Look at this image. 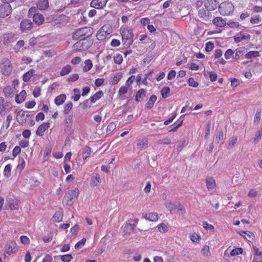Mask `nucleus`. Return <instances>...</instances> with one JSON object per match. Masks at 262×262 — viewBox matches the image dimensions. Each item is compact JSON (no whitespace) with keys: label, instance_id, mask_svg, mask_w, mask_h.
Instances as JSON below:
<instances>
[{"label":"nucleus","instance_id":"obj_1","mask_svg":"<svg viewBox=\"0 0 262 262\" xmlns=\"http://www.w3.org/2000/svg\"><path fill=\"white\" fill-rule=\"evenodd\" d=\"M93 33V29L90 27H83L76 30L73 33V39L74 40H85V38L90 36Z\"/></svg>","mask_w":262,"mask_h":262},{"label":"nucleus","instance_id":"obj_2","mask_svg":"<svg viewBox=\"0 0 262 262\" xmlns=\"http://www.w3.org/2000/svg\"><path fill=\"white\" fill-rule=\"evenodd\" d=\"M123 44L127 47L130 46L133 42L134 34L130 29L122 27L120 30Z\"/></svg>","mask_w":262,"mask_h":262},{"label":"nucleus","instance_id":"obj_3","mask_svg":"<svg viewBox=\"0 0 262 262\" xmlns=\"http://www.w3.org/2000/svg\"><path fill=\"white\" fill-rule=\"evenodd\" d=\"M219 10L222 15H228L233 12L234 6L232 3L225 2L220 5Z\"/></svg>","mask_w":262,"mask_h":262},{"label":"nucleus","instance_id":"obj_4","mask_svg":"<svg viewBox=\"0 0 262 262\" xmlns=\"http://www.w3.org/2000/svg\"><path fill=\"white\" fill-rule=\"evenodd\" d=\"M0 69L3 75L9 76L12 70L10 61L7 58H4L0 64Z\"/></svg>","mask_w":262,"mask_h":262},{"label":"nucleus","instance_id":"obj_5","mask_svg":"<svg viewBox=\"0 0 262 262\" xmlns=\"http://www.w3.org/2000/svg\"><path fill=\"white\" fill-rule=\"evenodd\" d=\"M12 11V7L8 3L4 2L0 5V17L5 18L9 16Z\"/></svg>","mask_w":262,"mask_h":262},{"label":"nucleus","instance_id":"obj_6","mask_svg":"<svg viewBox=\"0 0 262 262\" xmlns=\"http://www.w3.org/2000/svg\"><path fill=\"white\" fill-rule=\"evenodd\" d=\"M198 15L201 21H208L211 18V14L208 9L205 8H201L198 12Z\"/></svg>","mask_w":262,"mask_h":262},{"label":"nucleus","instance_id":"obj_7","mask_svg":"<svg viewBox=\"0 0 262 262\" xmlns=\"http://www.w3.org/2000/svg\"><path fill=\"white\" fill-rule=\"evenodd\" d=\"M111 32V29L106 26H102L98 31L96 37L97 39L102 40Z\"/></svg>","mask_w":262,"mask_h":262},{"label":"nucleus","instance_id":"obj_8","mask_svg":"<svg viewBox=\"0 0 262 262\" xmlns=\"http://www.w3.org/2000/svg\"><path fill=\"white\" fill-rule=\"evenodd\" d=\"M78 40L73 47L74 50L82 51L86 50L89 48V45L86 41H84V40Z\"/></svg>","mask_w":262,"mask_h":262},{"label":"nucleus","instance_id":"obj_9","mask_svg":"<svg viewBox=\"0 0 262 262\" xmlns=\"http://www.w3.org/2000/svg\"><path fill=\"white\" fill-rule=\"evenodd\" d=\"M1 39L4 45H8L14 41V34L12 32L5 33L1 36Z\"/></svg>","mask_w":262,"mask_h":262},{"label":"nucleus","instance_id":"obj_10","mask_svg":"<svg viewBox=\"0 0 262 262\" xmlns=\"http://www.w3.org/2000/svg\"><path fill=\"white\" fill-rule=\"evenodd\" d=\"M32 27V22L28 19L23 20L20 24V29L23 32L30 30Z\"/></svg>","mask_w":262,"mask_h":262},{"label":"nucleus","instance_id":"obj_11","mask_svg":"<svg viewBox=\"0 0 262 262\" xmlns=\"http://www.w3.org/2000/svg\"><path fill=\"white\" fill-rule=\"evenodd\" d=\"M106 0H93L91 3V6L95 9H102L106 4Z\"/></svg>","mask_w":262,"mask_h":262},{"label":"nucleus","instance_id":"obj_12","mask_svg":"<svg viewBox=\"0 0 262 262\" xmlns=\"http://www.w3.org/2000/svg\"><path fill=\"white\" fill-rule=\"evenodd\" d=\"M79 193V190L78 189H75L74 190H70L68 193L64 196V199H67V201H72L74 199L76 198L78 196Z\"/></svg>","mask_w":262,"mask_h":262},{"label":"nucleus","instance_id":"obj_13","mask_svg":"<svg viewBox=\"0 0 262 262\" xmlns=\"http://www.w3.org/2000/svg\"><path fill=\"white\" fill-rule=\"evenodd\" d=\"M219 3L216 0H207L205 6L209 11L215 10L218 6Z\"/></svg>","mask_w":262,"mask_h":262},{"label":"nucleus","instance_id":"obj_14","mask_svg":"<svg viewBox=\"0 0 262 262\" xmlns=\"http://www.w3.org/2000/svg\"><path fill=\"white\" fill-rule=\"evenodd\" d=\"M206 184L208 191H212L215 189V182L212 177H207L206 179Z\"/></svg>","mask_w":262,"mask_h":262},{"label":"nucleus","instance_id":"obj_15","mask_svg":"<svg viewBox=\"0 0 262 262\" xmlns=\"http://www.w3.org/2000/svg\"><path fill=\"white\" fill-rule=\"evenodd\" d=\"M17 251V248L16 247V244L14 242H11L8 244L6 246V252L8 254L14 253Z\"/></svg>","mask_w":262,"mask_h":262},{"label":"nucleus","instance_id":"obj_16","mask_svg":"<svg viewBox=\"0 0 262 262\" xmlns=\"http://www.w3.org/2000/svg\"><path fill=\"white\" fill-rule=\"evenodd\" d=\"M250 35L249 34H245L243 32H239L234 37L235 42H239L243 40L249 39Z\"/></svg>","mask_w":262,"mask_h":262},{"label":"nucleus","instance_id":"obj_17","mask_svg":"<svg viewBox=\"0 0 262 262\" xmlns=\"http://www.w3.org/2000/svg\"><path fill=\"white\" fill-rule=\"evenodd\" d=\"M49 127V123H43L37 129L36 134L39 136H42L45 131Z\"/></svg>","mask_w":262,"mask_h":262},{"label":"nucleus","instance_id":"obj_18","mask_svg":"<svg viewBox=\"0 0 262 262\" xmlns=\"http://www.w3.org/2000/svg\"><path fill=\"white\" fill-rule=\"evenodd\" d=\"M148 143V140L146 138L140 139L137 141V147L140 150H142L147 147Z\"/></svg>","mask_w":262,"mask_h":262},{"label":"nucleus","instance_id":"obj_19","mask_svg":"<svg viewBox=\"0 0 262 262\" xmlns=\"http://www.w3.org/2000/svg\"><path fill=\"white\" fill-rule=\"evenodd\" d=\"M33 19L34 23L40 25L43 24L45 18L42 14L37 13L33 14Z\"/></svg>","mask_w":262,"mask_h":262},{"label":"nucleus","instance_id":"obj_20","mask_svg":"<svg viewBox=\"0 0 262 262\" xmlns=\"http://www.w3.org/2000/svg\"><path fill=\"white\" fill-rule=\"evenodd\" d=\"M63 213L61 211H56L51 221L53 222H60L62 220Z\"/></svg>","mask_w":262,"mask_h":262},{"label":"nucleus","instance_id":"obj_21","mask_svg":"<svg viewBox=\"0 0 262 262\" xmlns=\"http://www.w3.org/2000/svg\"><path fill=\"white\" fill-rule=\"evenodd\" d=\"M35 71L34 69H31L28 72L25 73L23 76V80L25 82H28L31 77L34 75Z\"/></svg>","mask_w":262,"mask_h":262},{"label":"nucleus","instance_id":"obj_22","mask_svg":"<svg viewBox=\"0 0 262 262\" xmlns=\"http://www.w3.org/2000/svg\"><path fill=\"white\" fill-rule=\"evenodd\" d=\"M212 22L215 26L220 27H224L226 24L225 20L220 17L214 18Z\"/></svg>","mask_w":262,"mask_h":262},{"label":"nucleus","instance_id":"obj_23","mask_svg":"<svg viewBox=\"0 0 262 262\" xmlns=\"http://www.w3.org/2000/svg\"><path fill=\"white\" fill-rule=\"evenodd\" d=\"M26 97V92L25 90H23L19 94L15 97V101L17 103H21L24 100Z\"/></svg>","mask_w":262,"mask_h":262},{"label":"nucleus","instance_id":"obj_24","mask_svg":"<svg viewBox=\"0 0 262 262\" xmlns=\"http://www.w3.org/2000/svg\"><path fill=\"white\" fill-rule=\"evenodd\" d=\"M37 7L40 10H45L49 7L48 0H39L37 4Z\"/></svg>","mask_w":262,"mask_h":262},{"label":"nucleus","instance_id":"obj_25","mask_svg":"<svg viewBox=\"0 0 262 262\" xmlns=\"http://www.w3.org/2000/svg\"><path fill=\"white\" fill-rule=\"evenodd\" d=\"M144 217L150 221H156L158 220V216L157 213H153V212H150L148 213H146L144 215Z\"/></svg>","mask_w":262,"mask_h":262},{"label":"nucleus","instance_id":"obj_26","mask_svg":"<svg viewBox=\"0 0 262 262\" xmlns=\"http://www.w3.org/2000/svg\"><path fill=\"white\" fill-rule=\"evenodd\" d=\"M66 99V96L65 94H61L57 96L54 102L57 105L62 104Z\"/></svg>","mask_w":262,"mask_h":262},{"label":"nucleus","instance_id":"obj_27","mask_svg":"<svg viewBox=\"0 0 262 262\" xmlns=\"http://www.w3.org/2000/svg\"><path fill=\"white\" fill-rule=\"evenodd\" d=\"M7 204L11 210H15L17 208L16 201L14 199L11 198L7 199Z\"/></svg>","mask_w":262,"mask_h":262},{"label":"nucleus","instance_id":"obj_28","mask_svg":"<svg viewBox=\"0 0 262 262\" xmlns=\"http://www.w3.org/2000/svg\"><path fill=\"white\" fill-rule=\"evenodd\" d=\"M103 95V92L102 91H99L96 93L94 95L91 97L90 100L91 103H94L97 100L99 99Z\"/></svg>","mask_w":262,"mask_h":262},{"label":"nucleus","instance_id":"obj_29","mask_svg":"<svg viewBox=\"0 0 262 262\" xmlns=\"http://www.w3.org/2000/svg\"><path fill=\"white\" fill-rule=\"evenodd\" d=\"M122 77V73L121 72H118L113 77L111 78L110 82L112 84H116L121 79Z\"/></svg>","mask_w":262,"mask_h":262},{"label":"nucleus","instance_id":"obj_30","mask_svg":"<svg viewBox=\"0 0 262 262\" xmlns=\"http://www.w3.org/2000/svg\"><path fill=\"white\" fill-rule=\"evenodd\" d=\"M242 233L243 234H241V235L245 237L249 241H250L251 240H253V239L254 238V234L253 232L251 231H243Z\"/></svg>","mask_w":262,"mask_h":262},{"label":"nucleus","instance_id":"obj_31","mask_svg":"<svg viewBox=\"0 0 262 262\" xmlns=\"http://www.w3.org/2000/svg\"><path fill=\"white\" fill-rule=\"evenodd\" d=\"M146 92L143 89L140 90L137 93L135 100L137 102H140L142 100V98L145 96Z\"/></svg>","mask_w":262,"mask_h":262},{"label":"nucleus","instance_id":"obj_32","mask_svg":"<svg viewBox=\"0 0 262 262\" xmlns=\"http://www.w3.org/2000/svg\"><path fill=\"white\" fill-rule=\"evenodd\" d=\"M157 100V97L156 95H152L149 98V100L146 103V107L148 108H151L152 107L155 102Z\"/></svg>","mask_w":262,"mask_h":262},{"label":"nucleus","instance_id":"obj_33","mask_svg":"<svg viewBox=\"0 0 262 262\" xmlns=\"http://www.w3.org/2000/svg\"><path fill=\"white\" fill-rule=\"evenodd\" d=\"M165 206L167 209L170 211V213H173V211L177 209L178 205L170 202H167L165 203Z\"/></svg>","mask_w":262,"mask_h":262},{"label":"nucleus","instance_id":"obj_34","mask_svg":"<svg viewBox=\"0 0 262 262\" xmlns=\"http://www.w3.org/2000/svg\"><path fill=\"white\" fill-rule=\"evenodd\" d=\"M101 179L99 174H97L95 177H92L91 180V185L92 187L97 186L98 184L100 183Z\"/></svg>","mask_w":262,"mask_h":262},{"label":"nucleus","instance_id":"obj_35","mask_svg":"<svg viewBox=\"0 0 262 262\" xmlns=\"http://www.w3.org/2000/svg\"><path fill=\"white\" fill-rule=\"evenodd\" d=\"M259 56V53L257 51H251L247 53L245 55L246 58H251L252 57H256Z\"/></svg>","mask_w":262,"mask_h":262},{"label":"nucleus","instance_id":"obj_36","mask_svg":"<svg viewBox=\"0 0 262 262\" xmlns=\"http://www.w3.org/2000/svg\"><path fill=\"white\" fill-rule=\"evenodd\" d=\"M85 66L83 68V70L84 72H86L89 71L91 69L93 66L92 62L91 60L88 59L84 61Z\"/></svg>","mask_w":262,"mask_h":262},{"label":"nucleus","instance_id":"obj_37","mask_svg":"<svg viewBox=\"0 0 262 262\" xmlns=\"http://www.w3.org/2000/svg\"><path fill=\"white\" fill-rule=\"evenodd\" d=\"M71 67L70 65H67L62 69L60 73V75L62 76L66 75L68 74L71 72Z\"/></svg>","mask_w":262,"mask_h":262},{"label":"nucleus","instance_id":"obj_38","mask_svg":"<svg viewBox=\"0 0 262 262\" xmlns=\"http://www.w3.org/2000/svg\"><path fill=\"white\" fill-rule=\"evenodd\" d=\"M170 89L169 87H164L161 91L162 97L163 98L168 97L170 94Z\"/></svg>","mask_w":262,"mask_h":262},{"label":"nucleus","instance_id":"obj_39","mask_svg":"<svg viewBox=\"0 0 262 262\" xmlns=\"http://www.w3.org/2000/svg\"><path fill=\"white\" fill-rule=\"evenodd\" d=\"M11 166L10 164H7L4 168L3 174L6 178H9L11 176Z\"/></svg>","mask_w":262,"mask_h":262},{"label":"nucleus","instance_id":"obj_40","mask_svg":"<svg viewBox=\"0 0 262 262\" xmlns=\"http://www.w3.org/2000/svg\"><path fill=\"white\" fill-rule=\"evenodd\" d=\"M4 93L7 97H12L11 95L13 93V89L10 86H6L4 89Z\"/></svg>","mask_w":262,"mask_h":262},{"label":"nucleus","instance_id":"obj_41","mask_svg":"<svg viewBox=\"0 0 262 262\" xmlns=\"http://www.w3.org/2000/svg\"><path fill=\"white\" fill-rule=\"evenodd\" d=\"M73 107V103L72 102H69L67 103L64 106L63 113L65 115L69 114Z\"/></svg>","mask_w":262,"mask_h":262},{"label":"nucleus","instance_id":"obj_42","mask_svg":"<svg viewBox=\"0 0 262 262\" xmlns=\"http://www.w3.org/2000/svg\"><path fill=\"white\" fill-rule=\"evenodd\" d=\"M114 61L115 63L120 64L123 61V58L121 55L117 54L114 56Z\"/></svg>","mask_w":262,"mask_h":262},{"label":"nucleus","instance_id":"obj_43","mask_svg":"<svg viewBox=\"0 0 262 262\" xmlns=\"http://www.w3.org/2000/svg\"><path fill=\"white\" fill-rule=\"evenodd\" d=\"M73 121V117L72 115L68 116L65 119H64V124L66 126L67 128H69L70 126L71 125Z\"/></svg>","mask_w":262,"mask_h":262},{"label":"nucleus","instance_id":"obj_44","mask_svg":"<svg viewBox=\"0 0 262 262\" xmlns=\"http://www.w3.org/2000/svg\"><path fill=\"white\" fill-rule=\"evenodd\" d=\"M243 252V249L242 248H237L233 249L230 255L232 256L237 255L239 254H242Z\"/></svg>","mask_w":262,"mask_h":262},{"label":"nucleus","instance_id":"obj_45","mask_svg":"<svg viewBox=\"0 0 262 262\" xmlns=\"http://www.w3.org/2000/svg\"><path fill=\"white\" fill-rule=\"evenodd\" d=\"M59 257L63 262H70L73 258V257L71 254L60 255Z\"/></svg>","mask_w":262,"mask_h":262},{"label":"nucleus","instance_id":"obj_46","mask_svg":"<svg viewBox=\"0 0 262 262\" xmlns=\"http://www.w3.org/2000/svg\"><path fill=\"white\" fill-rule=\"evenodd\" d=\"M261 136H262V131H261L260 130H257L256 132L255 137L254 138V140H253L254 142L255 143H257L259 142L261 138Z\"/></svg>","mask_w":262,"mask_h":262},{"label":"nucleus","instance_id":"obj_47","mask_svg":"<svg viewBox=\"0 0 262 262\" xmlns=\"http://www.w3.org/2000/svg\"><path fill=\"white\" fill-rule=\"evenodd\" d=\"M244 50L239 49H237L235 50L234 52V55L233 56V58L235 59H238L239 58L241 55H242L244 53Z\"/></svg>","mask_w":262,"mask_h":262},{"label":"nucleus","instance_id":"obj_48","mask_svg":"<svg viewBox=\"0 0 262 262\" xmlns=\"http://www.w3.org/2000/svg\"><path fill=\"white\" fill-rule=\"evenodd\" d=\"M132 220H128L126 223V225L124 227V228L126 229L127 230L132 231L134 229V225L132 224Z\"/></svg>","mask_w":262,"mask_h":262},{"label":"nucleus","instance_id":"obj_49","mask_svg":"<svg viewBox=\"0 0 262 262\" xmlns=\"http://www.w3.org/2000/svg\"><path fill=\"white\" fill-rule=\"evenodd\" d=\"M202 253L204 256L209 257L210 256L209 247L208 246H205L201 250Z\"/></svg>","mask_w":262,"mask_h":262},{"label":"nucleus","instance_id":"obj_50","mask_svg":"<svg viewBox=\"0 0 262 262\" xmlns=\"http://www.w3.org/2000/svg\"><path fill=\"white\" fill-rule=\"evenodd\" d=\"M25 45V42L23 40H19L16 45L14 46V50L17 52L19 51L21 48H22Z\"/></svg>","mask_w":262,"mask_h":262},{"label":"nucleus","instance_id":"obj_51","mask_svg":"<svg viewBox=\"0 0 262 262\" xmlns=\"http://www.w3.org/2000/svg\"><path fill=\"white\" fill-rule=\"evenodd\" d=\"M158 230L161 232L165 233L168 230V227L164 223H161L158 226Z\"/></svg>","mask_w":262,"mask_h":262},{"label":"nucleus","instance_id":"obj_52","mask_svg":"<svg viewBox=\"0 0 262 262\" xmlns=\"http://www.w3.org/2000/svg\"><path fill=\"white\" fill-rule=\"evenodd\" d=\"M91 148L89 147H86L84 149V152L83 154V158L85 159L86 158L90 156L91 154Z\"/></svg>","mask_w":262,"mask_h":262},{"label":"nucleus","instance_id":"obj_53","mask_svg":"<svg viewBox=\"0 0 262 262\" xmlns=\"http://www.w3.org/2000/svg\"><path fill=\"white\" fill-rule=\"evenodd\" d=\"M86 239L83 238L78 243H77L75 246V249H79L81 248L85 243Z\"/></svg>","mask_w":262,"mask_h":262},{"label":"nucleus","instance_id":"obj_54","mask_svg":"<svg viewBox=\"0 0 262 262\" xmlns=\"http://www.w3.org/2000/svg\"><path fill=\"white\" fill-rule=\"evenodd\" d=\"M177 209L178 210V213L180 214L184 215L186 213V209L184 207V206L181 204H178V206L177 208Z\"/></svg>","mask_w":262,"mask_h":262},{"label":"nucleus","instance_id":"obj_55","mask_svg":"<svg viewBox=\"0 0 262 262\" xmlns=\"http://www.w3.org/2000/svg\"><path fill=\"white\" fill-rule=\"evenodd\" d=\"M116 124L114 122L110 123L106 128V132L108 133H112L116 128Z\"/></svg>","mask_w":262,"mask_h":262},{"label":"nucleus","instance_id":"obj_56","mask_svg":"<svg viewBox=\"0 0 262 262\" xmlns=\"http://www.w3.org/2000/svg\"><path fill=\"white\" fill-rule=\"evenodd\" d=\"M25 162L23 158H19V164L17 166V168L21 171L25 167Z\"/></svg>","mask_w":262,"mask_h":262},{"label":"nucleus","instance_id":"obj_57","mask_svg":"<svg viewBox=\"0 0 262 262\" xmlns=\"http://www.w3.org/2000/svg\"><path fill=\"white\" fill-rule=\"evenodd\" d=\"M237 141V137H233L229 142L228 148H232L235 145Z\"/></svg>","mask_w":262,"mask_h":262},{"label":"nucleus","instance_id":"obj_58","mask_svg":"<svg viewBox=\"0 0 262 262\" xmlns=\"http://www.w3.org/2000/svg\"><path fill=\"white\" fill-rule=\"evenodd\" d=\"M234 52L231 49L227 50L225 53V57L227 59H230L232 56H234Z\"/></svg>","mask_w":262,"mask_h":262},{"label":"nucleus","instance_id":"obj_59","mask_svg":"<svg viewBox=\"0 0 262 262\" xmlns=\"http://www.w3.org/2000/svg\"><path fill=\"white\" fill-rule=\"evenodd\" d=\"M188 82L189 85L193 88H196L199 85V83L193 78H189Z\"/></svg>","mask_w":262,"mask_h":262},{"label":"nucleus","instance_id":"obj_60","mask_svg":"<svg viewBox=\"0 0 262 262\" xmlns=\"http://www.w3.org/2000/svg\"><path fill=\"white\" fill-rule=\"evenodd\" d=\"M209 78L211 81L213 82L216 80L217 79V75L216 74L213 72L211 71L209 72Z\"/></svg>","mask_w":262,"mask_h":262},{"label":"nucleus","instance_id":"obj_61","mask_svg":"<svg viewBox=\"0 0 262 262\" xmlns=\"http://www.w3.org/2000/svg\"><path fill=\"white\" fill-rule=\"evenodd\" d=\"M158 143L160 144H169L171 143V140L168 138H165L164 139L159 140Z\"/></svg>","mask_w":262,"mask_h":262},{"label":"nucleus","instance_id":"obj_62","mask_svg":"<svg viewBox=\"0 0 262 262\" xmlns=\"http://www.w3.org/2000/svg\"><path fill=\"white\" fill-rule=\"evenodd\" d=\"M224 138V133L222 130L218 132L216 136L215 140L217 143H219L221 140H222Z\"/></svg>","mask_w":262,"mask_h":262},{"label":"nucleus","instance_id":"obj_63","mask_svg":"<svg viewBox=\"0 0 262 262\" xmlns=\"http://www.w3.org/2000/svg\"><path fill=\"white\" fill-rule=\"evenodd\" d=\"M214 44L211 42H207L206 44L205 50L207 52L211 51L214 48Z\"/></svg>","mask_w":262,"mask_h":262},{"label":"nucleus","instance_id":"obj_64","mask_svg":"<svg viewBox=\"0 0 262 262\" xmlns=\"http://www.w3.org/2000/svg\"><path fill=\"white\" fill-rule=\"evenodd\" d=\"M20 239L21 242L24 245H28L30 243L29 238L26 236L22 235L20 236Z\"/></svg>","mask_w":262,"mask_h":262}]
</instances>
